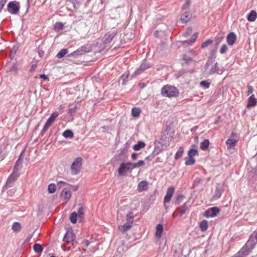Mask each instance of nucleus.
Instances as JSON below:
<instances>
[{"label": "nucleus", "mask_w": 257, "mask_h": 257, "mask_svg": "<svg viewBox=\"0 0 257 257\" xmlns=\"http://www.w3.org/2000/svg\"><path fill=\"white\" fill-rule=\"evenodd\" d=\"M141 112V110L140 108L134 107L132 109L131 113L133 117H138Z\"/></svg>", "instance_id": "27"}, {"label": "nucleus", "mask_w": 257, "mask_h": 257, "mask_svg": "<svg viewBox=\"0 0 257 257\" xmlns=\"http://www.w3.org/2000/svg\"><path fill=\"white\" fill-rule=\"evenodd\" d=\"M210 142L209 140L206 139L200 143V149L202 150L206 151L208 149Z\"/></svg>", "instance_id": "23"}, {"label": "nucleus", "mask_w": 257, "mask_h": 257, "mask_svg": "<svg viewBox=\"0 0 257 257\" xmlns=\"http://www.w3.org/2000/svg\"><path fill=\"white\" fill-rule=\"evenodd\" d=\"M12 229L14 231H19L21 229V224L17 222H14L12 226Z\"/></svg>", "instance_id": "39"}, {"label": "nucleus", "mask_w": 257, "mask_h": 257, "mask_svg": "<svg viewBox=\"0 0 257 257\" xmlns=\"http://www.w3.org/2000/svg\"><path fill=\"white\" fill-rule=\"evenodd\" d=\"M60 196L64 200L67 201L71 197V192L69 190L64 188L61 192Z\"/></svg>", "instance_id": "12"}, {"label": "nucleus", "mask_w": 257, "mask_h": 257, "mask_svg": "<svg viewBox=\"0 0 257 257\" xmlns=\"http://www.w3.org/2000/svg\"><path fill=\"white\" fill-rule=\"evenodd\" d=\"M236 36L233 32L229 33L226 38V41L229 45L232 46L236 42Z\"/></svg>", "instance_id": "11"}, {"label": "nucleus", "mask_w": 257, "mask_h": 257, "mask_svg": "<svg viewBox=\"0 0 257 257\" xmlns=\"http://www.w3.org/2000/svg\"><path fill=\"white\" fill-rule=\"evenodd\" d=\"M257 18V13L255 11H251L247 15V19L249 22H254Z\"/></svg>", "instance_id": "18"}, {"label": "nucleus", "mask_w": 257, "mask_h": 257, "mask_svg": "<svg viewBox=\"0 0 257 257\" xmlns=\"http://www.w3.org/2000/svg\"><path fill=\"white\" fill-rule=\"evenodd\" d=\"M187 209L188 207L187 206L186 203H185L183 205L182 208L180 209V210L179 211L180 216H182V215H183L186 212Z\"/></svg>", "instance_id": "44"}, {"label": "nucleus", "mask_w": 257, "mask_h": 257, "mask_svg": "<svg viewBox=\"0 0 257 257\" xmlns=\"http://www.w3.org/2000/svg\"><path fill=\"white\" fill-rule=\"evenodd\" d=\"M228 50L227 46L225 44H223L221 46L220 50L219 52L220 54H223L226 52V51Z\"/></svg>", "instance_id": "47"}, {"label": "nucleus", "mask_w": 257, "mask_h": 257, "mask_svg": "<svg viewBox=\"0 0 257 257\" xmlns=\"http://www.w3.org/2000/svg\"><path fill=\"white\" fill-rule=\"evenodd\" d=\"M150 67L149 65L146 62L142 63L139 68L135 72L134 75L136 76L142 73Z\"/></svg>", "instance_id": "14"}, {"label": "nucleus", "mask_w": 257, "mask_h": 257, "mask_svg": "<svg viewBox=\"0 0 257 257\" xmlns=\"http://www.w3.org/2000/svg\"><path fill=\"white\" fill-rule=\"evenodd\" d=\"M59 113L57 111H55L51 114L50 116L47 119L45 124L44 125L41 134L44 133L49 127L51 125V124L54 122L55 119L58 116Z\"/></svg>", "instance_id": "6"}, {"label": "nucleus", "mask_w": 257, "mask_h": 257, "mask_svg": "<svg viewBox=\"0 0 257 257\" xmlns=\"http://www.w3.org/2000/svg\"><path fill=\"white\" fill-rule=\"evenodd\" d=\"M253 92V87L251 85H249L247 86V95H249L251 93H252Z\"/></svg>", "instance_id": "52"}, {"label": "nucleus", "mask_w": 257, "mask_h": 257, "mask_svg": "<svg viewBox=\"0 0 257 257\" xmlns=\"http://www.w3.org/2000/svg\"><path fill=\"white\" fill-rule=\"evenodd\" d=\"M101 1V4H103L104 3V2L105 1V0H100Z\"/></svg>", "instance_id": "63"}, {"label": "nucleus", "mask_w": 257, "mask_h": 257, "mask_svg": "<svg viewBox=\"0 0 257 257\" xmlns=\"http://www.w3.org/2000/svg\"><path fill=\"white\" fill-rule=\"evenodd\" d=\"M7 0H1L0 1V6L2 7H4L5 5L6 4Z\"/></svg>", "instance_id": "55"}, {"label": "nucleus", "mask_w": 257, "mask_h": 257, "mask_svg": "<svg viewBox=\"0 0 257 257\" xmlns=\"http://www.w3.org/2000/svg\"><path fill=\"white\" fill-rule=\"evenodd\" d=\"M40 77L41 78H43V79H44L45 80H46L48 78L47 76L46 75H45V74H41V75H40Z\"/></svg>", "instance_id": "60"}, {"label": "nucleus", "mask_w": 257, "mask_h": 257, "mask_svg": "<svg viewBox=\"0 0 257 257\" xmlns=\"http://www.w3.org/2000/svg\"><path fill=\"white\" fill-rule=\"evenodd\" d=\"M195 162V160L194 158L188 157V158L186 159L185 164L186 165H192L194 164Z\"/></svg>", "instance_id": "41"}, {"label": "nucleus", "mask_w": 257, "mask_h": 257, "mask_svg": "<svg viewBox=\"0 0 257 257\" xmlns=\"http://www.w3.org/2000/svg\"><path fill=\"white\" fill-rule=\"evenodd\" d=\"M160 150L159 149V148L155 147L153 152L154 154H155V155H158L160 153Z\"/></svg>", "instance_id": "53"}, {"label": "nucleus", "mask_w": 257, "mask_h": 257, "mask_svg": "<svg viewBox=\"0 0 257 257\" xmlns=\"http://www.w3.org/2000/svg\"><path fill=\"white\" fill-rule=\"evenodd\" d=\"M8 11L12 14H17L19 11V6L15 2H10L8 5Z\"/></svg>", "instance_id": "7"}, {"label": "nucleus", "mask_w": 257, "mask_h": 257, "mask_svg": "<svg viewBox=\"0 0 257 257\" xmlns=\"http://www.w3.org/2000/svg\"><path fill=\"white\" fill-rule=\"evenodd\" d=\"M63 136L65 138H72L74 135L71 131L67 130L63 132Z\"/></svg>", "instance_id": "30"}, {"label": "nucleus", "mask_w": 257, "mask_h": 257, "mask_svg": "<svg viewBox=\"0 0 257 257\" xmlns=\"http://www.w3.org/2000/svg\"><path fill=\"white\" fill-rule=\"evenodd\" d=\"M85 208L83 206H81L77 211V214L78 218H81L84 214Z\"/></svg>", "instance_id": "40"}, {"label": "nucleus", "mask_w": 257, "mask_h": 257, "mask_svg": "<svg viewBox=\"0 0 257 257\" xmlns=\"http://www.w3.org/2000/svg\"><path fill=\"white\" fill-rule=\"evenodd\" d=\"M219 209L216 207H212L205 212V216L206 217H213L219 213Z\"/></svg>", "instance_id": "9"}, {"label": "nucleus", "mask_w": 257, "mask_h": 257, "mask_svg": "<svg viewBox=\"0 0 257 257\" xmlns=\"http://www.w3.org/2000/svg\"><path fill=\"white\" fill-rule=\"evenodd\" d=\"M210 83L206 81H202L200 83V85L204 88H208L210 86Z\"/></svg>", "instance_id": "45"}, {"label": "nucleus", "mask_w": 257, "mask_h": 257, "mask_svg": "<svg viewBox=\"0 0 257 257\" xmlns=\"http://www.w3.org/2000/svg\"><path fill=\"white\" fill-rule=\"evenodd\" d=\"M7 0H1L0 1V6L2 7H4L5 5L6 4Z\"/></svg>", "instance_id": "56"}, {"label": "nucleus", "mask_w": 257, "mask_h": 257, "mask_svg": "<svg viewBox=\"0 0 257 257\" xmlns=\"http://www.w3.org/2000/svg\"><path fill=\"white\" fill-rule=\"evenodd\" d=\"M76 109H77L76 106H75L73 108H70L69 110V112L71 113H73L76 111Z\"/></svg>", "instance_id": "54"}, {"label": "nucleus", "mask_w": 257, "mask_h": 257, "mask_svg": "<svg viewBox=\"0 0 257 257\" xmlns=\"http://www.w3.org/2000/svg\"><path fill=\"white\" fill-rule=\"evenodd\" d=\"M82 159L81 157L76 158L72 162L70 170L73 175H76L79 173L82 168Z\"/></svg>", "instance_id": "3"}, {"label": "nucleus", "mask_w": 257, "mask_h": 257, "mask_svg": "<svg viewBox=\"0 0 257 257\" xmlns=\"http://www.w3.org/2000/svg\"><path fill=\"white\" fill-rule=\"evenodd\" d=\"M224 36V33L223 32L219 33L215 38V45H218L222 41Z\"/></svg>", "instance_id": "20"}, {"label": "nucleus", "mask_w": 257, "mask_h": 257, "mask_svg": "<svg viewBox=\"0 0 257 257\" xmlns=\"http://www.w3.org/2000/svg\"><path fill=\"white\" fill-rule=\"evenodd\" d=\"M104 37L105 38L106 42H110L113 38V35L111 34H107L105 35Z\"/></svg>", "instance_id": "48"}, {"label": "nucleus", "mask_w": 257, "mask_h": 257, "mask_svg": "<svg viewBox=\"0 0 257 257\" xmlns=\"http://www.w3.org/2000/svg\"><path fill=\"white\" fill-rule=\"evenodd\" d=\"M21 162L19 160H18L16 162V164L14 167L13 172L18 173V171L19 170L20 168L21 167Z\"/></svg>", "instance_id": "37"}, {"label": "nucleus", "mask_w": 257, "mask_h": 257, "mask_svg": "<svg viewBox=\"0 0 257 257\" xmlns=\"http://www.w3.org/2000/svg\"><path fill=\"white\" fill-rule=\"evenodd\" d=\"M74 239V234L70 231H67L63 237V240L67 242H72Z\"/></svg>", "instance_id": "13"}, {"label": "nucleus", "mask_w": 257, "mask_h": 257, "mask_svg": "<svg viewBox=\"0 0 257 257\" xmlns=\"http://www.w3.org/2000/svg\"><path fill=\"white\" fill-rule=\"evenodd\" d=\"M198 37V33H195L192 37L191 39L188 40L184 41L183 42V44H188V45H191L193 44L195 40H196L197 38Z\"/></svg>", "instance_id": "26"}, {"label": "nucleus", "mask_w": 257, "mask_h": 257, "mask_svg": "<svg viewBox=\"0 0 257 257\" xmlns=\"http://www.w3.org/2000/svg\"><path fill=\"white\" fill-rule=\"evenodd\" d=\"M175 188L173 187H170L168 188L167 193L164 199V205L166 207V204L169 203L171 200L173 195L174 193Z\"/></svg>", "instance_id": "8"}, {"label": "nucleus", "mask_w": 257, "mask_h": 257, "mask_svg": "<svg viewBox=\"0 0 257 257\" xmlns=\"http://www.w3.org/2000/svg\"><path fill=\"white\" fill-rule=\"evenodd\" d=\"M206 70L210 75H213L215 73H218L219 69L218 67L217 62H214L212 60L208 61L206 64Z\"/></svg>", "instance_id": "4"}, {"label": "nucleus", "mask_w": 257, "mask_h": 257, "mask_svg": "<svg viewBox=\"0 0 257 257\" xmlns=\"http://www.w3.org/2000/svg\"><path fill=\"white\" fill-rule=\"evenodd\" d=\"M144 165V161L143 160H140L137 163H133L131 162V166L132 168V171L136 168H139Z\"/></svg>", "instance_id": "28"}, {"label": "nucleus", "mask_w": 257, "mask_h": 257, "mask_svg": "<svg viewBox=\"0 0 257 257\" xmlns=\"http://www.w3.org/2000/svg\"><path fill=\"white\" fill-rule=\"evenodd\" d=\"M132 225L126 222L122 225H120L118 226V229L120 231L122 232H125L127 230L130 229L132 227Z\"/></svg>", "instance_id": "25"}, {"label": "nucleus", "mask_w": 257, "mask_h": 257, "mask_svg": "<svg viewBox=\"0 0 257 257\" xmlns=\"http://www.w3.org/2000/svg\"><path fill=\"white\" fill-rule=\"evenodd\" d=\"M10 72L14 74H17L19 71V68L16 64H14L10 68Z\"/></svg>", "instance_id": "34"}, {"label": "nucleus", "mask_w": 257, "mask_h": 257, "mask_svg": "<svg viewBox=\"0 0 257 257\" xmlns=\"http://www.w3.org/2000/svg\"><path fill=\"white\" fill-rule=\"evenodd\" d=\"M191 15L189 12H186L181 17V20L183 23L187 22L191 18Z\"/></svg>", "instance_id": "21"}, {"label": "nucleus", "mask_w": 257, "mask_h": 257, "mask_svg": "<svg viewBox=\"0 0 257 257\" xmlns=\"http://www.w3.org/2000/svg\"><path fill=\"white\" fill-rule=\"evenodd\" d=\"M56 189V186L54 184L51 183L48 185V190L50 193L52 194L54 193Z\"/></svg>", "instance_id": "42"}, {"label": "nucleus", "mask_w": 257, "mask_h": 257, "mask_svg": "<svg viewBox=\"0 0 257 257\" xmlns=\"http://www.w3.org/2000/svg\"><path fill=\"white\" fill-rule=\"evenodd\" d=\"M78 218L77 214L76 212H74L70 216V220L72 223H75L77 222Z\"/></svg>", "instance_id": "35"}, {"label": "nucleus", "mask_w": 257, "mask_h": 257, "mask_svg": "<svg viewBox=\"0 0 257 257\" xmlns=\"http://www.w3.org/2000/svg\"><path fill=\"white\" fill-rule=\"evenodd\" d=\"M190 5V2L189 0H187L186 3L183 5L182 9V10H186L189 8Z\"/></svg>", "instance_id": "51"}, {"label": "nucleus", "mask_w": 257, "mask_h": 257, "mask_svg": "<svg viewBox=\"0 0 257 257\" xmlns=\"http://www.w3.org/2000/svg\"><path fill=\"white\" fill-rule=\"evenodd\" d=\"M19 174L18 173H15L14 172L11 174V175L8 178L6 185H9V184L12 183L17 179L18 177Z\"/></svg>", "instance_id": "17"}, {"label": "nucleus", "mask_w": 257, "mask_h": 257, "mask_svg": "<svg viewBox=\"0 0 257 257\" xmlns=\"http://www.w3.org/2000/svg\"><path fill=\"white\" fill-rule=\"evenodd\" d=\"M202 182V180L200 178H196L193 183V186L194 188L198 187L199 184Z\"/></svg>", "instance_id": "43"}, {"label": "nucleus", "mask_w": 257, "mask_h": 257, "mask_svg": "<svg viewBox=\"0 0 257 257\" xmlns=\"http://www.w3.org/2000/svg\"><path fill=\"white\" fill-rule=\"evenodd\" d=\"M257 103V99L255 98L254 94L251 95L248 99L247 104V107H253L256 105Z\"/></svg>", "instance_id": "15"}, {"label": "nucleus", "mask_w": 257, "mask_h": 257, "mask_svg": "<svg viewBox=\"0 0 257 257\" xmlns=\"http://www.w3.org/2000/svg\"><path fill=\"white\" fill-rule=\"evenodd\" d=\"M127 171L130 172H132V171L131 166V162H127L121 163L118 169V173L119 175L121 176H124L126 175Z\"/></svg>", "instance_id": "5"}, {"label": "nucleus", "mask_w": 257, "mask_h": 257, "mask_svg": "<svg viewBox=\"0 0 257 257\" xmlns=\"http://www.w3.org/2000/svg\"><path fill=\"white\" fill-rule=\"evenodd\" d=\"M134 222V216L133 213L132 212H130L126 215V222L132 225Z\"/></svg>", "instance_id": "31"}, {"label": "nucleus", "mask_w": 257, "mask_h": 257, "mask_svg": "<svg viewBox=\"0 0 257 257\" xmlns=\"http://www.w3.org/2000/svg\"><path fill=\"white\" fill-rule=\"evenodd\" d=\"M237 142V140L235 139H228L226 142L228 149H230L231 148L234 147Z\"/></svg>", "instance_id": "19"}, {"label": "nucleus", "mask_w": 257, "mask_h": 257, "mask_svg": "<svg viewBox=\"0 0 257 257\" xmlns=\"http://www.w3.org/2000/svg\"><path fill=\"white\" fill-rule=\"evenodd\" d=\"M68 51L67 49H61L57 54V56L59 58L63 57L67 53Z\"/></svg>", "instance_id": "36"}, {"label": "nucleus", "mask_w": 257, "mask_h": 257, "mask_svg": "<svg viewBox=\"0 0 257 257\" xmlns=\"http://www.w3.org/2000/svg\"><path fill=\"white\" fill-rule=\"evenodd\" d=\"M149 188V183L146 180L141 181L137 186V190L139 192L146 191Z\"/></svg>", "instance_id": "10"}, {"label": "nucleus", "mask_w": 257, "mask_h": 257, "mask_svg": "<svg viewBox=\"0 0 257 257\" xmlns=\"http://www.w3.org/2000/svg\"><path fill=\"white\" fill-rule=\"evenodd\" d=\"M173 217H174V218L176 216V215L175 214V213H173Z\"/></svg>", "instance_id": "64"}, {"label": "nucleus", "mask_w": 257, "mask_h": 257, "mask_svg": "<svg viewBox=\"0 0 257 257\" xmlns=\"http://www.w3.org/2000/svg\"><path fill=\"white\" fill-rule=\"evenodd\" d=\"M257 243V231H255L251 235L249 239L245 245L236 253L234 257H244L248 255Z\"/></svg>", "instance_id": "1"}, {"label": "nucleus", "mask_w": 257, "mask_h": 257, "mask_svg": "<svg viewBox=\"0 0 257 257\" xmlns=\"http://www.w3.org/2000/svg\"><path fill=\"white\" fill-rule=\"evenodd\" d=\"M33 249L34 251L37 253L41 252L43 251V247L40 244L36 243L34 245Z\"/></svg>", "instance_id": "38"}, {"label": "nucleus", "mask_w": 257, "mask_h": 257, "mask_svg": "<svg viewBox=\"0 0 257 257\" xmlns=\"http://www.w3.org/2000/svg\"><path fill=\"white\" fill-rule=\"evenodd\" d=\"M198 154V150L196 149H191L188 152V157L194 158Z\"/></svg>", "instance_id": "32"}, {"label": "nucleus", "mask_w": 257, "mask_h": 257, "mask_svg": "<svg viewBox=\"0 0 257 257\" xmlns=\"http://www.w3.org/2000/svg\"><path fill=\"white\" fill-rule=\"evenodd\" d=\"M222 192L223 189L221 188V187L219 188L217 187L215 192L214 197L216 199H218L221 196Z\"/></svg>", "instance_id": "33"}, {"label": "nucleus", "mask_w": 257, "mask_h": 257, "mask_svg": "<svg viewBox=\"0 0 257 257\" xmlns=\"http://www.w3.org/2000/svg\"><path fill=\"white\" fill-rule=\"evenodd\" d=\"M163 231V226L162 224H158L156 227L155 236L158 238H160Z\"/></svg>", "instance_id": "16"}, {"label": "nucleus", "mask_w": 257, "mask_h": 257, "mask_svg": "<svg viewBox=\"0 0 257 257\" xmlns=\"http://www.w3.org/2000/svg\"><path fill=\"white\" fill-rule=\"evenodd\" d=\"M208 221L206 220H203V221H202L199 225L200 230L202 232L206 231L208 228Z\"/></svg>", "instance_id": "24"}, {"label": "nucleus", "mask_w": 257, "mask_h": 257, "mask_svg": "<svg viewBox=\"0 0 257 257\" xmlns=\"http://www.w3.org/2000/svg\"><path fill=\"white\" fill-rule=\"evenodd\" d=\"M63 28V24L60 22L56 23L54 25V28L55 30H60Z\"/></svg>", "instance_id": "49"}, {"label": "nucleus", "mask_w": 257, "mask_h": 257, "mask_svg": "<svg viewBox=\"0 0 257 257\" xmlns=\"http://www.w3.org/2000/svg\"><path fill=\"white\" fill-rule=\"evenodd\" d=\"M184 198V196L182 195H178L175 200V203L177 204H180Z\"/></svg>", "instance_id": "50"}, {"label": "nucleus", "mask_w": 257, "mask_h": 257, "mask_svg": "<svg viewBox=\"0 0 257 257\" xmlns=\"http://www.w3.org/2000/svg\"><path fill=\"white\" fill-rule=\"evenodd\" d=\"M213 41L211 39H208L204 42L202 44V48H204L208 47L209 45L212 43Z\"/></svg>", "instance_id": "46"}, {"label": "nucleus", "mask_w": 257, "mask_h": 257, "mask_svg": "<svg viewBox=\"0 0 257 257\" xmlns=\"http://www.w3.org/2000/svg\"><path fill=\"white\" fill-rule=\"evenodd\" d=\"M14 193V192L13 191H10L9 192H8V194H11V196L12 195V194Z\"/></svg>", "instance_id": "62"}, {"label": "nucleus", "mask_w": 257, "mask_h": 257, "mask_svg": "<svg viewBox=\"0 0 257 257\" xmlns=\"http://www.w3.org/2000/svg\"><path fill=\"white\" fill-rule=\"evenodd\" d=\"M146 146L144 142L142 141H139L137 144H135L133 147V149L136 151H138L141 149L144 148Z\"/></svg>", "instance_id": "22"}, {"label": "nucleus", "mask_w": 257, "mask_h": 257, "mask_svg": "<svg viewBox=\"0 0 257 257\" xmlns=\"http://www.w3.org/2000/svg\"><path fill=\"white\" fill-rule=\"evenodd\" d=\"M161 93L164 97L172 98L178 95L179 90L174 86L168 84L162 88Z\"/></svg>", "instance_id": "2"}, {"label": "nucleus", "mask_w": 257, "mask_h": 257, "mask_svg": "<svg viewBox=\"0 0 257 257\" xmlns=\"http://www.w3.org/2000/svg\"><path fill=\"white\" fill-rule=\"evenodd\" d=\"M184 151V148L183 147H180L175 154V159L176 160H178L180 157H181L183 155Z\"/></svg>", "instance_id": "29"}, {"label": "nucleus", "mask_w": 257, "mask_h": 257, "mask_svg": "<svg viewBox=\"0 0 257 257\" xmlns=\"http://www.w3.org/2000/svg\"><path fill=\"white\" fill-rule=\"evenodd\" d=\"M80 50H82L84 51V52H88L89 50L87 49V48L86 46H82L80 48Z\"/></svg>", "instance_id": "57"}, {"label": "nucleus", "mask_w": 257, "mask_h": 257, "mask_svg": "<svg viewBox=\"0 0 257 257\" xmlns=\"http://www.w3.org/2000/svg\"><path fill=\"white\" fill-rule=\"evenodd\" d=\"M58 184L59 185H61V184H66V183L64 182H63V181H59Z\"/></svg>", "instance_id": "61"}, {"label": "nucleus", "mask_w": 257, "mask_h": 257, "mask_svg": "<svg viewBox=\"0 0 257 257\" xmlns=\"http://www.w3.org/2000/svg\"><path fill=\"white\" fill-rule=\"evenodd\" d=\"M84 243L85 244V246H86V247H87L90 244V242H89V240H85L84 241Z\"/></svg>", "instance_id": "59"}, {"label": "nucleus", "mask_w": 257, "mask_h": 257, "mask_svg": "<svg viewBox=\"0 0 257 257\" xmlns=\"http://www.w3.org/2000/svg\"><path fill=\"white\" fill-rule=\"evenodd\" d=\"M138 156V154H136V153H133L132 155V159L133 160H135L136 159L137 157Z\"/></svg>", "instance_id": "58"}]
</instances>
